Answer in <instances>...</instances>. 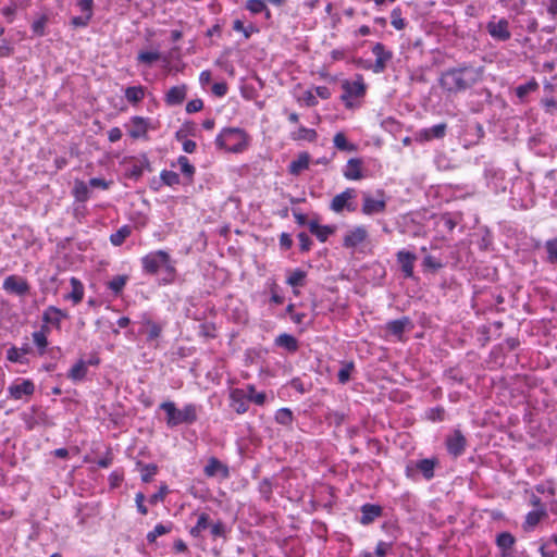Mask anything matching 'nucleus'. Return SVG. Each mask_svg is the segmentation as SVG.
Masks as SVG:
<instances>
[{
  "label": "nucleus",
  "mask_w": 557,
  "mask_h": 557,
  "mask_svg": "<svg viewBox=\"0 0 557 557\" xmlns=\"http://www.w3.org/2000/svg\"><path fill=\"white\" fill-rule=\"evenodd\" d=\"M483 66L463 63L444 71L438 82L444 91L458 94L479 84L483 79Z\"/></svg>",
  "instance_id": "f257e3e1"
},
{
  "label": "nucleus",
  "mask_w": 557,
  "mask_h": 557,
  "mask_svg": "<svg viewBox=\"0 0 557 557\" xmlns=\"http://www.w3.org/2000/svg\"><path fill=\"white\" fill-rule=\"evenodd\" d=\"M141 267L147 274H157L159 271L165 273L163 281L172 283L175 278V265L170 255L164 250L152 251L141 258Z\"/></svg>",
  "instance_id": "f03ea898"
},
{
  "label": "nucleus",
  "mask_w": 557,
  "mask_h": 557,
  "mask_svg": "<svg viewBox=\"0 0 557 557\" xmlns=\"http://www.w3.org/2000/svg\"><path fill=\"white\" fill-rule=\"evenodd\" d=\"M159 408L165 412V423L173 429L181 424H193L198 419L199 406L186 404L183 408H177L173 401H163Z\"/></svg>",
  "instance_id": "7ed1b4c3"
},
{
  "label": "nucleus",
  "mask_w": 557,
  "mask_h": 557,
  "mask_svg": "<svg viewBox=\"0 0 557 557\" xmlns=\"http://www.w3.org/2000/svg\"><path fill=\"white\" fill-rule=\"evenodd\" d=\"M215 145L228 152H243L248 147V136L237 127L223 128L215 138Z\"/></svg>",
  "instance_id": "20e7f679"
},
{
  "label": "nucleus",
  "mask_w": 557,
  "mask_h": 557,
  "mask_svg": "<svg viewBox=\"0 0 557 557\" xmlns=\"http://www.w3.org/2000/svg\"><path fill=\"white\" fill-rule=\"evenodd\" d=\"M343 95L341 96L347 109L357 107L355 100L363 98L367 92V84L364 83L361 74H356L352 79H345L342 82Z\"/></svg>",
  "instance_id": "39448f33"
},
{
  "label": "nucleus",
  "mask_w": 557,
  "mask_h": 557,
  "mask_svg": "<svg viewBox=\"0 0 557 557\" xmlns=\"http://www.w3.org/2000/svg\"><path fill=\"white\" fill-rule=\"evenodd\" d=\"M435 465L434 459L411 460L406 465L405 474L408 479L416 480L418 472H421L425 480H431L434 476Z\"/></svg>",
  "instance_id": "423d86ee"
},
{
  "label": "nucleus",
  "mask_w": 557,
  "mask_h": 557,
  "mask_svg": "<svg viewBox=\"0 0 557 557\" xmlns=\"http://www.w3.org/2000/svg\"><path fill=\"white\" fill-rule=\"evenodd\" d=\"M357 191L354 188H346L341 194H337L330 203V209L335 213H342L344 210L354 212L356 210L355 200Z\"/></svg>",
  "instance_id": "0eeeda50"
},
{
  "label": "nucleus",
  "mask_w": 557,
  "mask_h": 557,
  "mask_svg": "<svg viewBox=\"0 0 557 557\" xmlns=\"http://www.w3.org/2000/svg\"><path fill=\"white\" fill-rule=\"evenodd\" d=\"M35 392V384L28 379H16L9 387V397L14 400H27Z\"/></svg>",
  "instance_id": "6e6552de"
},
{
  "label": "nucleus",
  "mask_w": 557,
  "mask_h": 557,
  "mask_svg": "<svg viewBox=\"0 0 557 557\" xmlns=\"http://www.w3.org/2000/svg\"><path fill=\"white\" fill-rule=\"evenodd\" d=\"M386 208V199L383 190L376 191V197L371 196L369 193H363V203L361 211L366 215H373L382 213Z\"/></svg>",
  "instance_id": "1a4fd4ad"
},
{
  "label": "nucleus",
  "mask_w": 557,
  "mask_h": 557,
  "mask_svg": "<svg viewBox=\"0 0 557 557\" xmlns=\"http://www.w3.org/2000/svg\"><path fill=\"white\" fill-rule=\"evenodd\" d=\"M372 53L375 57V63L371 67L372 71L376 74L384 72L387 66V63L393 58V52L391 50H387L383 44L376 42L372 47Z\"/></svg>",
  "instance_id": "9d476101"
},
{
  "label": "nucleus",
  "mask_w": 557,
  "mask_h": 557,
  "mask_svg": "<svg viewBox=\"0 0 557 557\" xmlns=\"http://www.w3.org/2000/svg\"><path fill=\"white\" fill-rule=\"evenodd\" d=\"M3 289L9 294L18 296L26 295L29 292V284L26 278L18 275H9L2 284Z\"/></svg>",
  "instance_id": "9b49d317"
},
{
  "label": "nucleus",
  "mask_w": 557,
  "mask_h": 557,
  "mask_svg": "<svg viewBox=\"0 0 557 557\" xmlns=\"http://www.w3.org/2000/svg\"><path fill=\"white\" fill-rule=\"evenodd\" d=\"M486 29L490 36L498 41H506L511 37L509 22L506 18L490 21L486 25Z\"/></svg>",
  "instance_id": "f8f14e48"
},
{
  "label": "nucleus",
  "mask_w": 557,
  "mask_h": 557,
  "mask_svg": "<svg viewBox=\"0 0 557 557\" xmlns=\"http://www.w3.org/2000/svg\"><path fill=\"white\" fill-rule=\"evenodd\" d=\"M149 127V119H145L143 116H133L129 121V124L127 125V132L132 138L137 139L146 137Z\"/></svg>",
  "instance_id": "ddd939ff"
},
{
  "label": "nucleus",
  "mask_w": 557,
  "mask_h": 557,
  "mask_svg": "<svg viewBox=\"0 0 557 557\" xmlns=\"http://www.w3.org/2000/svg\"><path fill=\"white\" fill-rule=\"evenodd\" d=\"M466 444V437L461 434L459 430L454 431V433L449 435L446 440L447 450L454 457H458L463 454Z\"/></svg>",
  "instance_id": "4468645a"
},
{
  "label": "nucleus",
  "mask_w": 557,
  "mask_h": 557,
  "mask_svg": "<svg viewBox=\"0 0 557 557\" xmlns=\"http://www.w3.org/2000/svg\"><path fill=\"white\" fill-rule=\"evenodd\" d=\"M231 407L239 414L248 410V395L244 389L235 388L230 394Z\"/></svg>",
  "instance_id": "2eb2a0df"
},
{
  "label": "nucleus",
  "mask_w": 557,
  "mask_h": 557,
  "mask_svg": "<svg viewBox=\"0 0 557 557\" xmlns=\"http://www.w3.org/2000/svg\"><path fill=\"white\" fill-rule=\"evenodd\" d=\"M368 236L364 226H356L348 231L344 237V246L347 248H355L366 240Z\"/></svg>",
  "instance_id": "dca6fc26"
},
{
  "label": "nucleus",
  "mask_w": 557,
  "mask_h": 557,
  "mask_svg": "<svg viewBox=\"0 0 557 557\" xmlns=\"http://www.w3.org/2000/svg\"><path fill=\"white\" fill-rule=\"evenodd\" d=\"M203 472L207 476L210 478L220 476L221 479H227L230 476L228 467L214 457L208 460V463L205 467Z\"/></svg>",
  "instance_id": "f3484780"
},
{
  "label": "nucleus",
  "mask_w": 557,
  "mask_h": 557,
  "mask_svg": "<svg viewBox=\"0 0 557 557\" xmlns=\"http://www.w3.org/2000/svg\"><path fill=\"white\" fill-rule=\"evenodd\" d=\"M67 318V313L54 306H49L42 313V320L46 324H50L60 329L63 319Z\"/></svg>",
  "instance_id": "a211bd4d"
},
{
  "label": "nucleus",
  "mask_w": 557,
  "mask_h": 557,
  "mask_svg": "<svg viewBox=\"0 0 557 557\" xmlns=\"http://www.w3.org/2000/svg\"><path fill=\"white\" fill-rule=\"evenodd\" d=\"M343 175L349 181H359L363 178L362 160L358 158L349 159L343 171Z\"/></svg>",
  "instance_id": "6ab92c4d"
},
{
  "label": "nucleus",
  "mask_w": 557,
  "mask_h": 557,
  "mask_svg": "<svg viewBox=\"0 0 557 557\" xmlns=\"http://www.w3.org/2000/svg\"><path fill=\"white\" fill-rule=\"evenodd\" d=\"M417 257L416 255L406 251L400 250L397 253V261L401 267V271L404 272L406 277H411L413 275V264Z\"/></svg>",
  "instance_id": "aec40b11"
},
{
  "label": "nucleus",
  "mask_w": 557,
  "mask_h": 557,
  "mask_svg": "<svg viewBox=\"0 0 557 557\" xmlns=\"http://www.w3.org/2000/svg\"><path fill=\"white\" fill-rule=\"evenodd\" d=\"M447 125L445 123H440L436 125H433L428 128H423L418 133L419 138L422 140H432L434 138H443L446 134Z\"/></svg>",
  "instance_id": "412c9836"
},
{
  "label": "nucleus",
  "mask_w": 557,
  "mask_h": 557,
  "mask_svg": "<svg viewBox=\"0 0 557 557\" xmlns=\"http://www.w3.org/2000/svg\"><path fill=\"white\" fill-rule=\"evenodd\" d=\"M382 515V508L379 505L364 504L361 507L360 522L364 525L372 523Z\"/></svg>",
  "instance_id": "4be33fe9"
},
{
  "label": "nucleus",
  "mask_w": 557,
  "mask_h": 557,
  "mask_svg": "<svg viewBox=\"0 0 557 557\" xmlns=\"http://www.w3.org/2000/svg\"><path fill=\"white\" fill-rule=\"evenodd\" d=\"M70 284L72 287V292L64 296V299L71 300L74 305H78L84 298V285L76 277H71Z\"/></svg>",
  "instance_id": "5701e85b"
},
{
  "label": "nucleus",
  "mask_w": 557,
  "mask_h": 557,
  "mask_svg": "<svg viewBox=\"0 0 557 557\" xmlns=\"http://www.w3.org/2000/svg\"><path fill=\"white\" fill-rule=\"evenodd\" d=\"M186 98V86L180 85L170 88V90L165 95V102L169 106H177L181 104Z\"/></svg>",
  "instance_id": "b1692460"
},
{
  "label": "nucleus",
  "mask_w": 557,
  "mask_h": 557,
  "mask_svg": "<svg viewBox=\"0 0 557 557\" xmlns=\"http://www.w3.org/2000/svg\"><path fill=\"white\" fill-rule=\"evenodd\" d=\"M309 231L317 236L320 242H325L331 234L334 233L335 227L329 225H320L317 221L308 223Z\"/></svg>",
  "instance_id": "393cba45"
},
{
  "label": "nucleus",
  "mask_w": 557,
  "mask_h": 557,
  "mask_svg": "<svg viewBox=\"0 0 557 557\" xmlns=\"http://www.w3.org/2000/svg\"><path fill=\"white\" fill-rule=\"evenodd\" d=\"M275 345L288 352H295L298 349V341L293 335L286 333L280 334L275 338Z\"/></svg>",
  "instance_id": "a878e982"
},
{
  "label": "nucleus",
  "mask_w": 557,
  "mask_h": 557,
  "mask_svg": "<svg viewBox=\"0 0 557 557\" xmlns=\"http://www.w3.org/2000/svg\"><path fill=\"white\" fill-rule=\"evenodd\" d=\"M143 325L146 327L148 341L157 339L162 332V325L152 321L147 314L143 315Z\"/></svg>",
  "instance_id": "bb28decb"
},
{
  "label": "nucleus",
  "mask_w": 557,
  "mask_h": 557,
  "mask_svg": "<svg viewBox=\"0 0 557 557\" xmlns=\"http://www.w3.org/2000/svg\"><path fill=\"white\" fill-rule=\"evenodd\" d=\"M306 276H307L306 272L300 269H296V270L292 271L289 273V275L287 276L286 283L294 288V294L296 296L299 295V292L296 289V287H300V286L305 285Z\"/></svg>",
  "instance_id": "cd10ccee"
},
{
  "label": "nucleus",
  "mask_w": 557,
  "mask_h": 557,
  "mask_svg": "<svg viewBox=\"0 0 557 557\" xmlns=\"http://www.w3.org/2000/svg\"><path fill=\"white\" fill-rule=\"evenodd\" d=\"M310 157L308 153H300L296 160H293L289 164V173L293 175L300 174L301 171L308 169Z\"/></svg>",
  "instance_id": "c85d7f7f"
},
{
  "label": "nucleus",
  "mask_w": 557,
  "mask_h": 557,
  "mask_svg": "<svg viewBox=\"0 0 557 557\" xmlns=\"http://www.w3.org/2000/svg\"><path fill=\"white\" fill-rule=\"evenodd\" d=\"M265 290L270 294V301L275 305L284 302V296L281 294V288L275 280H268L265 283Z\"/></svg>",
  "instance_id": "c756f323"
},
{
  "label": "nucleus",
  "mask_w": 557,
  "mask_h": 557,
  "mask_svg": "<svg viewBox=\"0 0 557 557\" xmlns=\"http://www.w3.org/2000/svg\"><path fill=\"white\" fill-rule=\"evenodd\" d=\"M145 92V87L140 85L131 86L125 89V98L129 103L137 104L144 99Z\"/></svg>",
  "instance_id": "7c9ffc66"
},
{
  "label": "nucleus",
  "mask_w": 557,
  "mask_h": 557,
  "mask_svg": "<svg viewBox=\"0 0 557 557\" xmlns=\"http://www.w3.org/2000/svg\"><path fill=\"white\" fill-rule=\"evenodd\" d=\"M334 147L341 151H356L357 146L347 140L345 134L343 132H338L334 135L333 138Z\"/></svg>",
  "instance_id": "2f4dec72"
},
{
  "label": "nucleus",
  "mask_w": 557,
  "mask_h": 557,
  "mask_svg": "<svg viewBox=\"0 0 557 557\" xmlns=\"http://www.w3.org/2000/svg\"><path fill=\"white\" fill-rule=\"evenodd\" d=\"M410 323L409 319L408 318H403V319H399V320H393L391 322H388L386 324V330L397 336V337H400L401 334L404 333L406 326Z\"/></svg>",
  "instance_id": "473e14b6"
},
{
  "label": "nucleus",
  "mask_w": 557,
  "mask_h": 557,
  "mask_svg": "<svg viewBox=\"0 0 557 557\" xmlns=\"http://www.w3.org/2000/svg\"><path fill=\"white\" fill-rule=\"evenodd\" d=\"M245 7L252 14L264 13L267 18L271 17V12L263 0H247Z\"/></svg>",
  "instance_id": "72a5a7b5"
},
{
  "label": "nucleus",
  "mask_w": 557,
  "mask_h": 557,
  "mask_svg": "<svg viewBox=\"0 0 557 557\" xmlns=\"http://www.w3.org/2000/svg\"><path fill=\"white\" fill-rule=\"evenodd\" d=\"M87 374V363L84 360L76 362L69 372V377L72 381H82Z\"/></svg>",
  "instance_id": "f704fd0d"
},
{
  "label": "nucleus",
  "mask_w": 557,
  "mask_h": 557,
  "mask_svg": "<svg viewBox=\"0 0 557 557\" xmlns=\"http://www.w3.org/2000/svg\"><path fill=\"white\" fill-rule=\"evenodd\" d=\"M47 333L48 329L46 326H42L41 330L33 333V342L38 347L40 355L45 352V349L48 346Z\"/></svg>",
  "instance_id": "c9c22d12"
},
{
  "label": "nucleus",
  "mask_w": 557,
  "mask_h": 557,
  "mask_svg": "<svg viewBox=\"0 0 557 557\" xmlns=\"http://www.w3.org/2000/svg\"><path fill=\"white\" fill-rule=\"evenodd\" d=\"M318 137V134L312 128H307L305 126H300L297 132H294L292 134V138L295 140H308V141H314Z\"/></svg>",
  "instance_id": "e433bc0d"
},
{
  "label": "nucleus",
  "mask_w": 557,
  "mask_h": 557,
  "mask_svg": "<svg viewBox=\"0 0 557 557\" xmlns=\"http://www.w3.org/2000/svg\"><path fill=\"white\" fill-rule=\"evenodd\" d=\"M172 530V523L157 524L152 531L147 534V541L153 543L159 536L170 533Z\"/></svg>",
  "instance_id": "4c0bfd02"
},
{
  "label": "nucleus",
  "mask_w": 557,
  "mask_h": 557,
  "mask_svg": "<svg viewBox=\"0 0 557 557\" xmlns=\"http://www.w3.org/2000/svg\"><path fill=\"white\" fill-rule=\"evenodd\" d=\"M131 233V227L124 225L110 236V242L114 246H121Z\"/></svg>",
  "instance_id": "58836bf2"
},
{
  "label": "nucleus",
  "mask_w": 557,
  "mask_h": 557,
  "mask_svg": "<svg viewBox=\"0 0 557 557\" xmlns=\"http://www.w3.org/2000/svg\"><path fill=\"white\" fill-rule=\"evenodd\" d=\"M127 281H128V276L127 275H116V276L112 277V280H110L108 282V287L115 295H119L123 290V288L125 287Z\"/></svg>",
  "instance_id": "ea45409f"
},
{
  "label": "nucleus",
  "mask_w": 557,
  "mask_h": 557,
  "mask_svg": "<svg viewBox=\"0 0 557 557\" xmlns=\"http://www.w3.org/2000/svg\"><path fill=\"white\" fill-rule=\"evenodd\" d=\"M496 544L505 553L513 546L515 537L508 532H503L497 535Z\"/></svg>",
  "instance_id": "a19ab883"
},
{
  "label": "nucleus",
  "mask_w": 557,
  "mask_h": 557,
  "mask_svg": "<svg viewBox=\"0 0 557 557\" xmlns=\"http://www.w3.org/2000/svg\"><path fill=\"white\" fill-rule=\"evenodd\" d=\"M546 516L545 510H533L530 511L525 517V525L524 528L533 529L537 523L542 520L543 517Z\"/></svg>",
  "instance_id": "79ce46f5"
},
{
  "label": "nucleus",
  "mask_w": 557,
  "mask_h": 557,
  "mask_svg": "<svg viewBox=\"0 0 557 557\" xmlns=\"http://www.w3.org/2000/svg\"><path fill=\"white\" fill-rule=\"evenodd\" d=\"M28 352V348L11 347L7 351V358L11 362H23L24 356Z\"/></svg>",
  "instance_id": "37998d69"
},
{
  "label": "nucleus",
  "mask_w": 557,
  "mask_h": 557,
  "mask_svg": "<svg viewBox=\"0 0 557 557\" xmlns=\"http://www.w3.org/2000/svg\"><path fill=\"white\" fill-rule=\"evenodd\" d=\"M275 421L282 425H289L293 422V412L288 408H281L275 413Z\"/></svg>",
  "instance_id": "c03bdc74"
},
{
  "label": "nucleus",
  "mask_w": 557,
  "mask_h": 557,
  "mask_svg": "<svg viewBox=\"0 0 557 557\" xmlns=\"http://www.w3.org/2000/svg\"><path fill=\"white\" fill-rule=\"evenodd\" d=\"M547 252V261L552 264L557 263V238L549 239L545 243Z\"/></svg>",
  "instance_id": "a18cd8bd"
},
{
  "label": "nucleus",
  "mask_w": 557,
  "mask_h": 557,
  "mask_svg": "<svg viewBox=\"0 0 557 557\" xmlns=\"http://www.w3.org/2000/svg\"><path fill=\"white\" fill-rule=\"evenodd\" d=\"M209 525V516L207 513H201L198 517V521L196 525L190 530V534L193 536H199L200 533L206 530Z\"/></svg>",
  "instance_id": "49530a36"
},
{
  "label": "nucleus",
  "mask_w": 557,
  "mask_h": 557,
  "mask_svg": "<svg viewBox=\"0 0 557 557\" xmlns=\"http://www.w3.org/2000/svg\"><path fill=\"white\" fill-rule=\"evenodd\" d=\"M161 58L158 51H141L137 55V60L140 63L151 64Z\"/></svg>",
  "instance_id": "de8ad7c7"
},
{
  "label": "nucleus",
  "mask_w": 557,
  "mask_h": 557,
  "mask_svg": "<svg viewBox=\"0 0 557 557\" xmlns=\"http://www.w3.org/2000/svg\"><path fill=\"white\" fill-rule=\"evenodd\" d=\"M391 23L396 29L401 30L406 27V21L401 17L400 8L393 9L391 13Z\"/></svg>",
  "instance_id": "09e8293b"
},
{
  "label": "nucleus",
  "mask_w": 557,
  "mask_h": 557,
  "mask_svg": "<svg viewBox=\"0 0 557 557\" xmlns=\"http://www.w3.org/2000/svg\"><path fill=\"white\" fill-rule=\"evenodd\" d=\"M162 182L168 186H174L180 183V175L173 171H162L160 175Z\"/></svg>",
  "instance_id": "8fccbe9b"
},
{
  "label": "nucleus",
  "mask_w": 557,
  "mask_h": 557,
  "mask_svg": "<svg viewBox=\"0 0 557 557\" xmlns=\"http://www.w3.org/2000/svg\"><path fill=\"white\" fill-rule=\"evenodd\" d=\"M158 471V467L153 463L145 465L141 467V480L148 483L152 480Z\"/></svg>",
  "instance_id": "3c124183"
},
{
  "label": "nucleus",
  "mask_w": 557,
  "mask_h": 557,
  "mask_svg": "<svg viewBox=\"0 0 557 557\" xmlns=\"http://www.w3.org/2000/svg\"><path fill=\"white\" fill-rule=\"evenodd\" d=\"M177 161L182 173L188 177H191L195 173V166L189 163V160L186 157L181 156Z\"/></svg>",
  "instance_id": "603ef678"
},
{
  "label": "nucleus",
  "mask_w": 557,
  "mask_h": 557,
  "mask_svg": "<svg viewBox=\"0 0 557 557\" xmlns=\"http://www.w3.org/2000/svg\"><path fill=\"white\" fill-rule=\"evenodd\" d=\"M76 4L82 12V15L88 16L91 18L92 9H94V0H76Z\"/></svg>",
  "instance_id": "864d4df0"
},
{
  "label": "nucleus",
  "mask_w": 557,
  "mask_h": 557,
  "mask_svg": "<svg viewBox=\"0 0 557 557\" xmlns=\"http://www.w3.org/2000/svg\"><path fill=\"white\" fill-rule=\"evenodd\" d=\"M168 492H169L168 486L165 484H162L160 486L159 491L149 497L148 502L151 505H157L158 503L164 500Z\"/></svg>",
  "instance_id": "5fc2aeb1"
},
{
  "label": "nucleus",
  "mask_w": 557,
  "mask_h": 557,
  "mask_svg": "<svg viewBox=\"0 0 557 557\" xmlns=\"http://www.w3.org/2000/svg\"><path fill=\"white\" fill-rule=\"evenodd\" d=\"M542 557H557V548L552 545V542H545L540 547Z\"/></svg>",
  "instance_id": "6e6d98bb"
},
{
  "label": "nucleus",
  "mask_w": 557,
  "mask_h": 557,
  "mask_svg": "<svg viewBox=\"0 0 557 557\" xmlns=\"http://www.w3.org/2000/svg\"><path fill=\"white\" fill-rule=\"evenodd\" d=\"M392 547H393V543L380 541L375 547V556L376 557H385L387 555V553L392 549Z\"/></svg>",
  "instance_id": "4d7b16f0"
},
{
  "label": "nucleus",
  "mask_w": 557,
  "mask_h": 557,
  "mask_svg": "<svg viewBox=\"0 0 557 557\" xmlns=\"http://www.w3.org/2000/svg\"><path fill=\"white\" fill-rule=\"evenodd\" d=\"M249 395L248 398L250 401H253L257 405H263L265 401V394L264 393H256L253 386H249Z\"/></svg>",
  "instance_id": "13d9d810"
},
{
  "label": "nucleus",
  "mask_w": 557,
  "mask_h": 557,
  "mask_svg": "<svg viewBox=\"0 0 557 557\" xmlns=\"http://www.w3.org/2000/svg\"><path fill=\"white\" fill-rule=\"evenodd\" d=\"M537 87L536 83H528L524 85H520L516 89V94L519 98H524L530 91L534 90Z\"/></svg>",
  "instance_id": "bf43d9fd"
},
{
  "label": "nucleus",
  "mask_w": 557,
  "mask_h": 557,
  "mask_svg": "<svg viewBox=\"0 0 557 557\" xmlns=\"http://www.w3.org/2000/svg\"><path fill=\"white\" fill-rule=\"evenodd\" d=\"M299 100L302 101L307 107H314L318 104L315 94L310 90L305 91Z\"/></svg>",
  "instance_id": "052dcab7"
},
{
  "label": "nucleus",
  "mask_w": 557,
  "mask_h": 557,
  "mask_svg": "<svg viewBox=\"0 0 557 557\" xmlns=\"http://www.w3.org/2000/svg\"><path fill=\"white\" fill-rule=\"evenodd\" d=\"M46 24H47V18L45 16L38 18L32 25L33 32L36 35L42 36L45 34Z\"/></svg>",
  "instance_id": "680f3d73"
},
{
  "label": "nucleus",
  "mask_w": 557,
  "mask_h": 557,
  "mask_svg": "<svg viewBox=\"0 0 557 557\" xmlns=\"http://www.w3.org/2000/svg\"><path fill=\"white\" fill-rule=\"evenodd\" d=\"M203 108V102L201 99H193L187 102L186 111L187 113H195L200 111Z\"/></svg>",
  "instance_id": "e2e57ef3"
},
{
  "label": "nucleus",
  "mask_w": 557,
  "mask_h": 557,
  "mask_svg": "<svg viewBox=\"0 0 557 557\" xmlns=\"http://www.w3.org/2000/svg\"><path fill=\"white\" fill-rule=\"evenodd\" d=\"M297 238H298V242H299V246H300V249L302 251H308L311 247V239L310 237L306 234V233H299L297 235Z\"/></svg>",
  "instance_id": "0e129e2a"
},
{
  "label": "nucleus",
  "mask_w": 557,
  "mask_h": 557,
  "mask_svg": "<svg viewBox=\"0 0 557 557\" xmlns=\"http://www.w3.org/2000/svg\"><path fill=\"white\" fill-rule=\"evenodd\" d=\"M351 370V364H346L345 367H343L337 373L338 381L343 384L346 383L350 377Z\"/></svg>",
  "instance_id": "69168bd1"
},
{
  "label": "nucleus",
  "mask_w": 557,
  "mask_h": 557,
  "mask_svg": "<svg viewBox=\"0 0 557 557\" xmlns=\"http://www.w3.org/2000/svg\"><path fill=\"white\" fill-rule=\"evenodd\" d=\"M212 92L218 97H223L227 92V85L224 82L214 83L212 85Z\"/></svg>",
  "instance_id": "338daca9"
},
{
  "label": "nucleus",
  "mask_w": 557,
  "mask_h": 557,
  "mask_svg": "<svg viewBox=\"0 0 557 557\" xmlns=\"http://www.w3.org/2000/svg\"><path fill=\"white\" fill-rule=\"evenodd\" d=\"M75 193L78 199L84 200L87 198L88 187L83 182L76 183Z\"/></svg>",
  "instance_id": "774afa93"
}]
</instances>
